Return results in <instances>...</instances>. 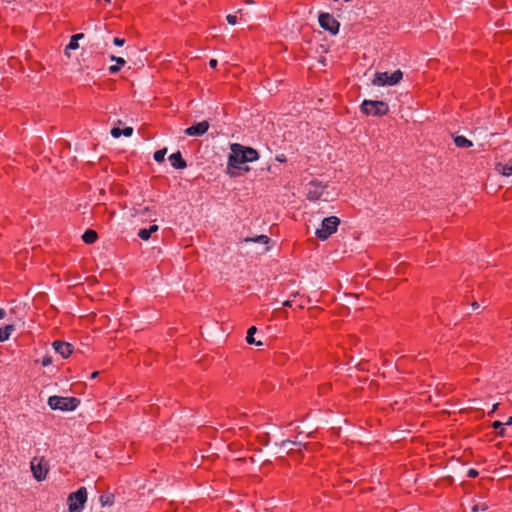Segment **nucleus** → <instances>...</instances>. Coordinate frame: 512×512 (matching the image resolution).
<instances>
[{
	"instance_id": "obj_17",
	"label": "nucleus",
	"mask_w": 512,
	"mask_h": 512,
	"mask_svg": "<svg viewBox=\"0 0 512 512\" xmlns=\"http://www.w3.org/2000/svg\"><path fill=\"white\" fill-rule=\"evenodd\" d=\"M454 143L459 148H469L473 145L472 142L464 136H456Z\"/></svg>"
},
{
	"instance_id": "obj_9",
	"label": "nucleus",
	"mask_w": 512,
	"mask_h": 512,
	"mask_svg": "<svg viewBox=\"0 0 512 512\" xmlns=\"http://www.w3.org/2000/svg\"><path fill=\"white\" fill-rule=\"evenodd\" d=\"M202 99L203 98H199L200 101L191 100L188 103V106L195 114V117L213 115L216 108H213L211 105H207L204 101H202Z\"/></svg>"
},
{
	"instance_id": "obj_37",
	"label": "nucleus",
	"mask_w": 512,
	"mask_h": 512,
	"mask_svg": "<svg viewBox=\"0 0 512 512\" xmlns=\"http://www.w3.org/2000/svg\"><path fill=\"white\" fill-rule=\"evenodd\" d=\"M158 229H159L158 225L153 224V225H151L147 230L149 231V233H150V234H152V233L157 232V231H158Z\"/></svg>"
},
{
	"instance_id": "obj_19",
	"label": "nucleus",
	"mask_w": 512,
	"mask_h": 512,
	"mask_svg": "<svg viewBox=\"0 0 512 512\" xmlns=\"http://www.w3.org/2000/svg\"><path fill=\"white\" fill-rule=\"evenodd\" d=\"M256 331H257V328L255 326L250 327L247 331L246 341L249 344H255L257 346H260V345H262V342L256 341L254 338V334L256 333Z\"/></svg>"
},
{
	"instance_id": "obj_47",
	"label": "nucleus",
	"mask_w": 512,
	"mask_h": 512,
	"mask_svg": "<svg viewBox=\"0 0 512 512\" xmlns=\"http://www.w3.org/2000/svg\"><path fill=\"white\" fill-rule=\"evenodd\" d=\"M497 407H498V404H495V405L493 406V408H492V411H491L489 414L493 413V412L497 409Z\"/></svg>"
},
{
	"instance_id": "obj_26",
	"label": "nucleus",
	"mask_w": 512,
	"mask_h": 512,
	"mask_svg": "<svg viewBox=\"0 0 512 512\" xmlns=\"http://www.w3.org/2000/svg\"><path fill=\"white\" fill-rule=\"evenodd\" d=\"M138 237L144 241H147L151 237V234L147 229L143 228L139 230Z\"/></svg>"
},
{
	"instance_id": "obj_5",
	"label": "nucleus",
	"mask_w": 512,
	"mask_h": 512,
	"mask_svg": "<svg viewBox=\"0 0 512 512\" xmlns=\"http://www.w3.org/2000/svg\"><path fill=\"white\" fill-rule=\"evenodd\" d=\"M340 224V219L336 216H329L322 220L321 227L315 232L318 239L324 241L327 240L333 233L337 231V227Z\"/></svg>"
},
{
	"instance_id": "obj_33",
	"label": "nucleus",
	"mask_w": 512,
	"mask_h": 512,
	"mask_svg": "<svg viewBox=\"0 0 512 512\" xmlns=\"http://www.w3.org/2000/svg\"><path fill=\"white\" fill-rule=\"evenodd\" d=\"M226 20L231 25H235L237 23V17L232 14L227 15Z\"/></svg>"
},
{
	"instance_id": "obj_3",
	"label": "nucleus",
	"mask_w": 512,
	"mask_h": 512,
	"mask_svg": "<svg viewBox=\"0 0 512 512\" xmlns=\"http://www.w3.org/2000/svg\"><path fill=\"white\" fill-rule=\"evenodd\" d=\"M404 79V74L401 70L397 69L392 72H375L371 83L375 86L386 87L395 86Z\"/></svg>"
},
{
	"instance_id": "obj_1",
	"label": "nucleus",
	"mask_w": 512,
	"mask_h": 512,
	"mask_svg": "<svg viewBox=\"0 0 512 512\" xmlns=\"http://www.w3.org/2000/svg\"><path fill=\"white\" fill-rule=\"evenodd\" d=\"M232 153L229 155L228 167L234 169H242L241 165L256 161L259 157L258 152L241 144L234 143L231 145Z\"/></svg>"
},
{
	"instance_id": "obj_35",
	"label": "nucleus",
	"mask_w": 512,
	"mask_h": 512,
	"mask_svg": "<svg viewBox=\"0 0 512 512\" xmlns=\"http://www.w3.org/2000/svg\"><path fill=\"white\" fill-rule=\"evenodd\" d=\"M120 69H121V67H120L119 65H117V64H116V65H111V66L109 67V72H110L111 74H115V73H117Z\"/></svg>"
},
{
	"instance_id": "obj_48",
	"label": "nucleus",
	"mask_w": 512,
	"mask_h": 512,
	"mask_svg": "<svg viewBox=\"0 0 512 512\" xmlns=\"http://www.w3.org/2000/svg\"><path fill=\"white\" fill-rule=\"evenodd\" d=\"M246 3L247 4H254V0H247Z\"/></svg>"
},
{
	"instance_id": "obj_36",
	"label": "nucleus",
	"mask_w": 512,
	"mask_h": 512,
	"mask_svg": "<svg viewBox=\"0 0 512 512\" xmlns=\"http://www.w3.org/2000/svg\"><path fill=\"white\" fill-rule=\"evenodd\" d=\"M120 69H121V67H120L119 65H117V64H116V65H111V66L109 67V72H110L111 74H115V73H117Z\"/></svg>"
},
{
	"instance_id": "obj_12",
	"label": "nucleus",
	"mask_w": 512,
	"mask_h": 512,
	"mask_svg": "<svg viewBox=\"0 0 512 512\" xmlns=\"http://www.w3.org/2000/svg\"><path fill=\"white\" fill-rule=\"evenodd\" d=\"M52 346L63 358H68L73 352V346L68 342L56 340L52 343Z\"/></svg>"
},
{
	"instance_id": "obj_20",
	"label": "nucleus",
	"mask_w": 512,
	"mask_h": 512,
	"mask_svg": "<svg viewBox=\"0 0 512 512\" xmlns=\"http://www.w3.org/2000/svg\"><path fill=\"white\" fill-rule=\"evenodd\" d=\"M245 242H256L267 245L270 242V238L266 235H259L254 238L248 237L245 239Z\"/></svg>"
},
{
	"instance_id": "obj_43",
	"label": "nucleus",
	"mask_w": 512,
	"mask_h": 512,
	"mask_svg": "<svg viewBox=\"0 0 512 512\" xmlns=\"http://www.w3.org/2000/svg\"><path fill=\"white\" fill-rule=\"evenodd\" d=\"M504 425H507V426H510L512 425V416H510L507 421L505 423H503Z\"/></svg>"
},
{
	"instance_id": "obj_28",
	"label": "nucleus",
	"mask_w": 512,
	"mask_h": 512,
	"mask_svg": "<svg viewBox=\"0 0 512 512\" xmlns=\"http://www.w3.org/2000/svg\"><path fill=\"white\" fill-rule=\"evenodd\" d=\"M487 509H488V505L486 503L475 504L472 507V512L486 511Z\"/></svg>"
},
{
	"instance_id": "obj_46",
	"label": "nucleus",
	"mask_w": 512,
	"mask_h": 512,
	"mask_svg": "<svg viewBox=\"0 0 512 512\" xmlns=\"http://www.w3.org/2000/svg\"><path fill=\"white\" fill-rule=\"evenodd\" d=\"M99 372L98 371H95L91 374V378L94 379L98 376Z\"/></svg>"
},
{
	"instance_id": "obj_45",
	"label": "nucleus",
	"mask_w": 512,
	"mask_h": 512,
	"mask_svg": "<svg viewBox=\"0 0 512 512\" xmlns=\"http://www.w3.org/2000/svg\"><path fill=\"white\" fill-rule=\"evenodd\" d=\"M279 162H284L286 160L285 156L284 155H281V156H277L276 158Z\"/></svg>"
},
{
	"instance_id": "obj_34",
	"label": "nucleus",
	"mask_w": 512,
	"mask_h": 512,
	"mask_svg": "<svg viewBox=\"0 0 512 512\" xmlns=\"http://www.w3.org/2000/svg\"><path fill=\"white\" fill-rule=\"evenodd\" d=\"M113 43L117 46H123L125 44V39L124 38H118V37H115L113 39Z\"/></svg>"
},
{
	"instance_id": "obj_2",
	"label": "nucleus",
	"mask_w": 512,
	"mask_h": 512,
	"mask_svg": "<svg viewBox=\"0 0 512 512\" xmlns=\"http://www.w3.org/2000/svg\"><path fill=\"white\" fill-rule=\"evenodd\" d=\"M89 44L90 47L96 51L102 52L107 47V40L109 38V30L106 25L94 24L93 27H89Z\"/></svg>"
},
{
	"instance_id": "obj_6",
	"label": "nucleus",
	"mask_w": 512,
	"mask_h": 512,
	"mask_svg": "<svg viewBox=\"0 0 512 512\" xmlns=\"http://www.w3.org/2000/svg\"><path fill=\"white\" fill-rule=\"evenodd\" d=\"M388 110V104L380 100L365 99L361 104V111L367 115L383 116Z\"/></svg>"
},
{
	"instance_id": "obj_29",
	"label": "nucleus",
	"mask_w": 512,
	"mask_h": 512,
	"mask_svg": "<svg viewBox=\"0 0 512 512\" xmlns=\"http://www.w3.org/2000/svg\"><path fill=\"white\" fill-rule=\"evenodd\" d=\"M40 362L43 367L49 366L50 364H52V357L46 355L41 359Z\"/></svg>"
},
{
	"instance_id": "obj_30",
	"label": "nucleus",
	"mask_w": 512,
	"mask_h": 512,
	"mask_svg": "<svg viewBox=\"0 0 512 512\" xmlns=\"http://www.w3.org/2000/svg\"><path fill=\"white\" fill-rule=\"evenodd\" d=\"M111 135L113 138H119L122 135L121 129L119 127H113L111 129Z\"/></svg>"
},
{
	"instance_id": "obj_4",
	"label": "nucleus",
	"mask_w": 512,
	"mask_h": 512,
	"mask_svg": "<svg viewBox=\"0 0 512 512\" xmlns=\"http://www.w3.org/2000/svg\"><path fill=\"white\" fill-rule=\"evenodd\" d=\"M80 404V399L76 397L50 396L48 405L52 410L73 411Z\"/></svg>"
},
{
	"instance_id": "obj_14",
	"label": "nucleus",
	"mask_w": 512,
	"mask_h": 512,
	"mask_svg": "<svg viewBox=\"0 0 512 512\" xmlns=\"http://www.w3.org/2000/svg\"><path fill=\"white\" fill-rule=\"evenodd\" d=\"M169 161L171 163V166L175 169H184L187 167L186 161L183 159L182 154L180 151H177L175 153H172L169 156Z\"/></svg>"
},
{
	"instance_id": "obj_32",
	"label": "nucleus",
	"mask_w": 512,
	"mask_h": 512,
	"mask_svg": "<svg viewBox=\"0 0 512 512\" xmlns=\"http://www.w3.org/2000/svg\"><path fill=\"white\" fill-rule=\"evenodd\" d=\"M478 475H479V472L474 468H470L467 471V477H469V478H476Z\"/></svg>"
},
{
	"instance_id": "obj_42",
	"label": "nucleus",
	"mask_w": 512,
	"mask_h": 512,
	"mask_svg": "<svg viewBox=\"0 0 512 512\" xmlns=\"http://www.w3.org/2000/svg\"><path fill=\"white\" fill-rule=\"evenodd\" d=\"M6 316V311L4 309H0V319H3Z\"/></svg>"
},
{
	"instance_id": "obj_31",
	"label": "nucleus",
	"mask_w": 512,
	"mask_h": 512,
	"mask_svg": "<svg viewBox=\"0 0 512 512\" xmlns=\"http://www.w3.org/2000/svg\"><path fill=\"white\" fill-rule=\"evenodd\" d=\"M122 135L125 137H130L133 134V128L132 127H125L124 129H121Z\"/></svg>"
},
{
	"instance_id": "obj_16",
	"label": "nucleus",
	"mask_w": 512,
	"mask_h": 512,
	"mask_svg": "<svg viewBox=\"0 0 512 512\" xmlns=\"http://www.w3.org/2000/svg\"><path fill=\"white\" fill-rule=\"evenodd\" d=\"M496 169L504 176H512V163H498Z\"/></svg>"
},
{
	"instance_id": "obj_22",
	"label": "nucleus",
	"mask_w": 512,
	"mask_h": 512,
	"mask_svg": "<svg viewBox=\"0 0 512 512\" xmlns=\"http://www.w3.org/2000/svg\"><path fill=\"white\" fill-rule=\"evenodd\" d=\"M289 445L307 448V444L301 440H295V441L283 440L281 443V447H283V448H287Z\"/></svg>"
},
{
	"instance_id": "obj_21",
	"label": "nucleus",
	"mask_w": 512,
	"mask_h": 512,
	"mask_svg": "<svg viewBox=\"0 0 512 512\" xmlns=\"http://www.w3.org/2000/svg\"><path fill=\"white\" fill-rule=\"evenodd\" d=\"M14 330H15V326L13 324H8L5 327L1 328L3 340L4 341L8 340Z\"/></svg>"
},
{
	"instance_id": "obj_23",
	"label": "nucleus",
	"mask_w": 512,
	"mask_h": 512,
	"mask_svg": "<svg viewBox=\"0 0 512 512\" xmlns=\"http://www.w3.org/2000/svg\"><path fill=\"white\" fill-rule=\"evenodd\" d=\"M504 424L501 422V421H494L492 423V427L496 430H498L497 434L500 436V437H504L505 434H506V430L505 428L503 427Z\"/></svg>"
},
{
	"instance_id": "obj_39",
	"label": "nucleus",
	"mask_w": 512,
	"mask_h": 512,
	"mask_svg": "<svg viewBox=\"0 0 512 512\" xmlns=\"http://www.w3.org/2000/svg\"><path fill=\"white\" fill-rule=\"evenodd\" d=\"M209 66H210L211 68H215V67L217 66V60H216V59H211V60L209 61Z\"/></svg>"
},
{
	"instance_id": "obj_24",
	"label": "nucleus",
	"mask_w": 512,
	"mask_h": 512,
	"mask_svg": "<svg viewBox=\"0 0 512 512\" xmlns=\"http://www.w3.org/2000/svg\"><path fill=\"white\" fill-rule=\"evenodd\" d=\"M166 153H167V148H163V149L157 150V151H155V153L153 155V158H154V160L156 162H159V163L163 162Z\"/></svg>"
},
{
	"instance_id": "obj_44",
	"label": "nucleus",
	"mask_w": 512,
	"mask_h": 512,
	"mask_svg": "<svg viewBox=\"0 0 512 512\" xmlns=\"http://www.w3.org/2000/svg\"><path fill=\"white\" fill-rule=\"evenodd\" d=\"M473 309H478L480 307L479 303L477 301L472 302Z\"/></svg>"
},
{
	"instance_id": "obj_11",
	"label": "nucleus",
	"mask_w": 512,
	"mask_h": 512,
	"mask_svg": "<svg viewBox=\"0 0 512 512\" xmlns=\"http://www.w3.org/2000/svg\"><path fill=\"white\" fill-rule=\"evenodd\" d=\"M208 129L209 123L208 121L204 120L188 127L185 130V134L188 136H202L208 131Z\"/></svg>"
},
{
	"instance_id": "obj_25",
	"label": "nucleus",
	"mask_w": 512,
	"mask_h": 512,
	"mask_svg": "<svg viewBox=\"0 0 512 512\" xmlns=\"http://www.w3.org/2000/svg\"><path fill=\"white\" fill-rule=\"evenodd\" d=\"M79 47L78 41L74 40V38H70L68 45L65 48V54L70 57L69 50H75Z\"/></svg>"
},
{
	"instance_id": "obj_7",
	"label": "nucleus",
	"mask_w": 512,
	"mask_h": 512,
	"mask_svg": "<svg viewBox=\"0 0 512 512\" xmlns=\"http://www.w3.org/2000/svg\"><path fill=\"white\" fill-rule=\"evenodd\" d=\"M87 501V490L85 487H80L76 492L68 496V510L69 512H81Z\"/></svg>"
},
{
	"instance_id": "obj_27",
	"label": "nucleus",
	"mask_w": 512,
	"mask_h": 512,
	"mask_svg": "<svg viewBox=\"0 0 512 512\" xmlns=\"http://www.w3.org/2000/svg\"><path fill=\"white\" fill-rule=\"evenodd\" d=\"M109 58H110L111 61H115L116 64L119 65L120 67L124 66L125 63H126L125 59L122 58V57H117L115 55H110Z\"/></svg>"
},
{
	"instance_id": "obj_18",
	"label": "nucleus",
	"mask_w": 512,
	"mask_h": 512,
	"mask_svg": "<svg viewBox=\"0 0 512 512\" xmlns=\"http://www.w3.org/2000/svg\"><path fill=\"white\" fill-rule=\"evenodd\" d=\"M114 498H115L114 494L106 493V494L100 495L99 501L102 506H112L114 504Z\"/></svg>"
},
{
	"instance_id": "obj_15",
	"label": "nucleus",
	"mask_w": 512,
	"mask_h": 512,
	"mask_svg": "<svg viewBox=\"0 0 512 512\" xmlns=\"http://www.w3.org/2000/svg\"><path fill=\"white\" fill-rule=\"evenodd\" d=\"M97 238H98L97 232L92 229L86 230L82 235V240L86 244H93L94 242H96Z\"/></svg>"
},
{
	"instance_id": "obj_10",
	"label": "nucleus",
	"mask_w": 512,
	"mask_h": 512,
	"mask_svg": "<svg viewBox=\"0 0 512 512\" xmlns=\"http://www.w3.org/2000/svg\"><path fill=\"white\" fill-rule=\"evenodd\" d=\"M319 25L333 35L338 33L340 27L339 22L329 13H321L319 15Z\"/></svg>"
},
{
	"instance_id": "obj_13",
	"label": "nucleus",
	"mask_w": 512,
	"mask_h": 512,
	"mask_svg": "<svg viewBox=\"0 0 512 512\" xmlns=\"http://www.w3.org/2000/svg\"><path fill=\"white\" fill-rule=\"evenodd\" d=\"M309 185L310 189L307 192V199L310 201H316L320 199L323 194L324 187L314 181H311Z\"/></svg>"
},
{
	"instance_id": "obj_40",
	"label": "nucleus",
	"mask_w": 512,
	"mask_h": 512,
	"mask_svg": "<svg viewBox=\"0 0 512 512\" xmlns=\"http://www.w3.org/2000/svg\"><path fill=\"white\" fill-rule=\"evenodd\" d=\"M149 213H150V208H149V207H145V208H143V210L141 211V214H142V215H144V216H145V215H149Z\"/></svg>"
},
{
	"instance_id": "obj_38",
	"label": "nucleus",
	"mask_w": 512,
	"mask_h": 512,
	"mask_svg": "<svg viewBox=\"0 0 512 512\" xmlns=\"http://www.w3.org/2000/svg\"><path fill=\"white\" fill-rule=\"evenodd\" d=\"M84 37H85L84 33H78V34H75L72 36V38H74V40H76V41H79V40L83 39Z\"/></svg>"
},
{
	"instance_id": "obj_8",
	"label": "nucleus",
	"mask_w": 512,
	"mask_h": 512,
	"mask_svg": "<svg viewBox=\"0 0 512 512\" xmlns=\"http://www.w3.org/2000/svg\"><path fill=\"white\" fill-rule=\"evenodd\" d=\"M31 471L37 481L44 480L49 471L48 462L43 457H34L31 461Z\"/></svg>"
},
{
	"instance_id": "obj_41",
	"label": "nucleus",
	"mask_w": 512,
	"mask_h": 512,
	"mask_svg": "<svg viewBox=\"0 0 512 512\" xmlns=\"http://www.w3.org/2000/svg\"><path fill=\"white\" fill-rule=\"evenodd\" d=\"M293 300H286L283 302V306L292 307Z\"/></svg>"
}]
</instances>
